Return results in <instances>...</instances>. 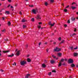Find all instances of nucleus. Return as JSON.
<instances>
[{
  "label": "nucleus",
  "mask_w": 78,
  "mask_h": 78,
  "mask_svg": "<svg viewBox=\"0 0 78 78\" xmlns=\"http://www.w3.org/2000/svg\"><path fill=\"white\" fill-rule=\"evenodd\" d=\"M41 43H39V45H41Z\"/></svg>",
  "instance_id": "obj_52"
},
{
  "label": "nucleus",
  "mask_w": 78,
  "mask_h": 78,
  "mask_svg": "<svg viewBox=\"0 0 78 78\" xmlns=\"http://www.w3.org/2000/svg\"><path fill=\"white\" fill-rule=\"evenodd\" d=\"M27 61L28 62H31V60L30 59V58H27Z\"/></svg>",
  "instance_id": "obj_18"
},
{
  "label": "nucleus",
  "mask_w": 78,
  "mask_h": 78,
  "mask_svg": "<svg viewBox=\"0 0 78 78\" xmlns=\"http://www.w3.org/2000/svg\"><path fill=\"white\" fill-rule=\"evenodd\" d=\"M35 18L37 20H40V19H41V17L39 15H37V16L35 17Z\"/></svg>",
  "instance_id": "obj_4"
},
{
  "label": "nucleus",
  "mask_w": 78,
  "mask_h": 78,
  "mask_svg": "<svg viewBox=\"0 0 78 78\" xmlns=\"http://www.w3.org/2000/svg\"><path fill=\"white\" fill-rule=\"evenodd\" d=\"M52 72H55V73L56 72V71L55 70H53L52 71Z\"/></svg>",
  "instance_id": "obj_35"
},
{
  "label": "nucleus",
  "mask_w": 78,
  "mask_h": 78,
  "mask_svg": "<svg viewBox=\"0 0 78 78\" xmlns=\"http://www.w3.org/2000/svg\"><path fill=\"white\" fill-rule=\"evenodd\" d=\"M69 6L68 5L66 7V8H69Z\"/></svg>",
  "instance_id": "obj_49"
},
{
  "label": "nucleus",
  "mask_w": 78,
  "mask_h": 78,
  "mask_svg": "<svg viewBox=\"0 0 78 78\" xmlns=\"http://www.w3.org/2000/svg\"><path fill=\"white\" fill-rule=\"evenodd\" d=\"M5 14H9V12L8 11H6L5 12Z\"/></svg>",
  "instance_id": "obj_15"
},
{
  "label": "nucleus",
  "mask_w": 78,
  "mask_h": 78,
  "mask_svg": "<svg viewBox=\"0 0 78 78\" xmlns=\"http://www.w3.org/2000/svg\"><path fill=\"white\" fill-rule=\"evenodd\" d=\"M1 55H2V54H1V53H0V56H1Z\"/></svg>",
  "instance_id": "obj_63"
},
{
  "label": "nucleus",
  "mask_w": 78,
  "mask_h": 78,
  "mask_svg": "<svg viewBox=\"0 0 78 78\" xmlns=\"http://www.w3.org/2000/svg\"><path fill=\"white\" fill-rule=\"evenodd\" d=\"M64 11L65 12H67V9H64Z\"/></svg>",
  "instance_id": "obj_33"
},
{
  "label": "nucleus",
  "mask_w": 78,
  "mask_h": 78,
  "mask_svg": "<svg viewBox=\"0 0 78 78\" xmlns=\"http://www.w3.org/2000/svg\"><path fill=\"white\" fill-rule=\"evenodd\" d=\"M73 61L72 59L70 58L68 60V62L69 63H73Z\"/></svg>",
  "instance_id": "obj_5"
},
{
  "label": "nucleus",
  "mask_w": 78,
  "mask_h": 78,
  "mask_svg": "<svg viewBox=\"0 0 78 78\" xmlns=\"http://www.w3.org/2000/svg\"><path fill=\"white\" fill-rule=\"evenodd\" d=\"M2 5V3H0V6H1Z\"/></svg>",
  "instance_id": "obj_62"
},
{
  "label": "nucleus",
  "mask_w": 78,
  "mask_h": 78,
  "mask_svg": "<svg viewBox=\"0 0 78 78\" xmlns=\"http://www.w3.org/2000/svg\"><path fill=\"white\" fill-rule=\"evenodd\" d=\"M56 60L58 59V57L56 58Z\"/></svg>",
  "instance_id": "obj_56"
},
{
  "label": "nucleus",
  "mask_w": 78,
  "mask_h": 78,
  "mask_svg": "<svg viewBox=\"0 0 78 78\" xmlns=\"http://www.w3.org/2000/svg\"><path fill=\"white\" fill-rule=\"evenodd\" d=\"M3 53H8L9 51H3Z\"/></svg>",
  "instance_id": "obj_20"
},
{
  "label": "nucleus",
  "mask_w": 78,
  "mask_h": 78,
  "mask_svg": "<svg viewBox=\"0 0 78 78\" xmlns=\"http://www.w3.org/2000/svg\"><path fill=\"white\" fill-rule=\"evenodd\" d=\"M69 78H72V76H70Z\"/></svg>",
  "instance_id": "obj_57"
},
{
  "label": "nucleus",
  "mask_w": 78,
  "mask_h": 78,
  "mask_svg": "<svg viewBox=\"0 0 78 78\" xmlns=\"http://www.w3.org/2000/svg\"><path fill=\"white\" fill-rule=\"evenodd\" d=\"M31 20L32 22H34V19L33 18L31 19Z\"/></svg>",
  "instance_id": "obj_28"
},
{
  "label": "nucleus",
  "mask_w": 78,
  "mask_h": 78,
  "mask_svg": "<svg viewBox=\"0 0 78 78\" xmlns=\"http://www.w3.org/2000/svg\"><path fill=\"white\" fill-rule=\"evenodd\" d=\"M11 8H13V7L12 6H11Z\"/></svg>",
  "instance_id": "obj_55"
},
{
  "label": "nucleus",
  "mask_w": 78,
  "mask_h": 78,
  "mask_svg": "<svg viewBox=\"0 0 78 78\" xmlns=\"http://www.w3.org/2000/svg\"><path fill=\"white\" fill-rule=\"evenodd\" d=\"M12 65L13 66H16V62H14V63L12 64Z\"/></svg>",
  "instance_id": "obj_30"
},
{
  "label": "nucleus",
  "mask_w": 78,
  "mask_h": 78,
  "mask_svg": "<svg viewBox=\"0 0 78 78\" xmlns=\"http://www.w3.org/2000/svg\"><path fill=\"white\" fill-rule=\"evenodd\" d=\"M16 54L17 56H19V55H20V51H17L16 53Z\"/></svg>",
  "instance_id": "obj_9"
},
{
  "label": "nucleus",
  "mask_w": 78,
  "mask_h": 78,
  "mask_svg": "<svg viewBox=\"0 0 78 78\" xmlns=\"http://www.w3.org/2000/svg\"><path fill=\"white\" fill-rule=\"evenodd\" d=\"M47 44V42H46V43H45V44Z\"/></svg>",
  "instance_id": "obj_61"
},
{
  "label": "nucleus",
  "mask_w": 78,
  "mask_h": 78,
  "mask_svg": "<svg viewBox=\"0 0 78 78\" xmlns=\"http://www.w3.org/2000/svg\"><path fill=\"white\" fill-rule=\"evenodd\" d=\"M76 35V34H73L72 35H71V36H73V35Z\"/></svg>",
  "instance_id": "obj_31"
},
{
  "label": "nucleus",
  "mask_w": 78,
  "mask_h": 78,
  "mask_svg": "<svg viewBox=\"0 0 78 78\" xmlns=\"http://www.w3.org/2000/svg\"><path fill=\"white\" fill-rule=\"evenodd\" d=\"M71 20L72 21H75V18L74 17H72L71 18Z\"/></svg>",
  "instance_id": "obj_13"
},
{
  "label": "nucleus",
  "mask_w": 78,
  "mask_h": 78,
  "mask_svg": "<svg viewBox=\"0 0 78 78\" xmlns=\"http://www.w3.org/2000/svg\"><path fill=\"white\" fill-rule=\"evenodd\" d=\"M29 6L30 7H31V8H33V7L34 6L33 5H29Z\"/></svg>",
  "instance_id": "obj_39"
},
{
  "label": "nucleus",
  "mask_w": 78,
  "mask_h": 78,
  "mask_svg": "<svg viewBox=\"0 0 78 78\" xmlns=\"http://www.w3.org/2000/svg\"><path fill=\"white\" fill-rule=\"evenodd\" d=\"M23 28H27V26L26 25H23Z\"/></svg>",
  "instance_id": "obj_23"
},
{
  "label": "nucleus",
  "mask_w": 78,
  "mask_h": 78,
  "mask_svg": "<svg viewBox=\"0 0 78 78\" xmlns=\"http://www.w3.org/2000/svg\"><path fill=\"white\" fill-rule=\"evenodd\" d=\"M62 65V63L61 62H60L59 63L58 66V67H60Z\"/></svg>",
  "instance_id": "obj_16"
},
{
  "label": "nucleus",
  "mask_w": 78,
  "mask_h": 78,
  "mask_svg": "<svg viewBox=\"0 0 78 78\" xmlns=\"http://www.w3.org/2000/svg\"><path fill=\"white\" fill-rule=\"evenodd\" d=\"M61 51V49L59 48L58 47H56L55 48L54 50V51Z\"/></svg>",
  "instance_id": "obj_3"
},
{
  "label": "nucleus",
  "mask_w": 78,
  "mask_h": 78,
  "mask_svg": "<svg viewBox=\"0 0 78 78\" xmlns=\"http://www.w3.org/2000/svg\"><path fill=\"white\" fill-rule=\"evenodd\" d=\"M38 12V11L37 10V9H34L32 10V13L34 14H36Z\"/></svg>",
  "instance_id": "obj_1"
},
{
  "label": "nucleus",
  "mask_w": 78,
  "mask_h": 78,
  "mask_svg": "<svg viewBox=\"0 0 78 78\" xmlns=\"http://www.w3.org/2000/svg\"><path fill=\"white\" fill-rule=\"evenodd\" d=\"M18 50V49H17L16 50V51H17Z\"/></svg>",
  "instance_id": "obj_59"
},
{
  "label": "nucleus",
  "mask_w": 78,
  "mask_h": 78,
  "mask_svg": "<svg viewBox=\"0 0 78 78\" xmlns=\"http://www.w3.org/2000/svg\"><path fill=\"white\" fill-rule=\"evenodd\" d=\"M64 40H63L62 41L61 43H64Z\"/></svg>",
  "instance_id": "obj_37"
},
{
  "label": "nucleus",
  "mask_w": 78,
  "mask_h": 78,
  "mask_svg": "<svg viewBox=\"0 0 78 78\" xmlns=\"http://www.w3.org/2000/svg\"><path fill=\"white\" fill-rule=\"evenodd\" d=\"M67 23H70V20H68L67 22Z\"/></svg>",
  "instance_id": "obj_29"
},
{
  "label": "nucleus",
  "mask_w": 78,
  "mask_h": 78,
  "mask_svg": "<svg viewBox=\"0 0 78 78\" xmlns=\"http://www.w3.org/2000/svg\"><path fill=\"white\" fill-rule=\"evenodd\" d=\"M55 23H54L53 24H52L51 23V22H49V25H50V26H51V27H53V26H54V25H55Z\"/></svg>",
  "instance_id": "obj_7"
},
{
  "label": "nucleus",
  "mask_w": 78,
  "mask_h": 78,
  "mask_svg": "<svg viewBox=\"0 0 78 78\" xmlns=\"http://www.w3.org/2000/svg\"><path fill=\"white\" fill-rule=\"evenodd\" d=\"M78 53L76 52H74L73 54L74 56H78Z\"/></svg>",
  "instance_id": "obj_8"
},
{
  "label": "nucleus",
  "mask_w": 78,
  "mask_h": 78,
  "mask_svg": "<svg viewBox=\"0 0 78 78\" xmlns=\"http://www.w3.org/2000/svg\"><path fill=\"white\" fill-rule=\"evenodd\" d=\"M19 14H20V15H22V12L20 11V12Z\"/></svg>",
  "instance_id": "obj_38"
},
{
  "label": "nucleus",
  "mask_w": 78,
  "mask_h": 78,
  "mask_svg": "<svg viewBox=\"0 0 78 78\" xmlns=\"http://www.w3.org/2000/svg\"><path fill=\"white\" fill-rule=\"evenodd\" d=\"M76 67H78V65H77L76 66Z\"/></svg>",
  "instance_id": "obj_58"
},
{
  "label": "nucleus",
  "mask_w": 78,
  "mask_h": 78,
  "mask_svg": "<svg viewBox=\"0 0 78 78\" xmlns=\"http://www.w3.org/2000/svg\"><path fill=\"white\" fill-rule=\"evenodd\" d=\"M38 24H39V25H41V24H42V23H41V22H39V23H38Z\"/></svg>",
  "instance_id": "obj_44"
},
{
  "label": "nucleus",
  "mask_w": 78,
  "mask_h": 78,
  "mask_svg": "<svg viewBox=\"0 0 78 78\" xmlns=\"http://www.w3.org/2000/svg\"><path fill=\"white\" fill-rule=\"evenodd\" d=\"M57 55H58V56H59V57H61V53H58Z\"/></svg>",
  "instance_id": "obj_14"
},
{
  "label": "nucleus",
  "mask_w": 78,
  "mask_h": 78,
  "mask_svg": "<svg viewBox=\"0 0 78 78\" xmlns=\"http://www.w3.org/2000/svg\"><path fill=\"white\" fill-rule=\"evenodd\" d=\"M5 0H1L2 1H5Z\"/></svg>",
  "instance_id": "obj_64"
},
{
  "label": "nucleus",
  "mask_w": 78,
  "mask_h": 78,
  "mask_svg": "<svg viewBox=\"0 0 78 78\" xmlns=\"http://www.w3.org/2000/svg\"><path fill=\"white\" fill-rule=\"evenodd\" d=\"M10 6H11V5L10 4L9 5L7 6V8H9V7Z\"/></svg>",
  "instance_id": "obj_46"
},
{
  "label": "nucleus",
  "mask_w": 78,
  "mask_h": 78,
  "mask_svg": "<svg viewBox=\"0 0 78 78\" xmlns=\"http://www.w3.org/2000/svg\"><path fill=\"white\" fill-rule=\"evenodd\" d=\"M44 5L45 6H47V5H48V3H47V2H45Z\"/></svg>",
  "instance_id": "obj_22"
},
{
  "label": "nucleus",
  "mask_w": 78,
  "mask_h": 78,
  "mask_svg": "<svg viewBox=\"0 0 78 78\" xmlns=\"http://www.w3.org/2000/svg\"><path fill=\"white\" fill-rule=\"evenodd\" d=\"M55 60H52L51 61V64H53L54 63H55Z\"/></svg>",
  "instance_id": "obj_10"
},
{
  "label": "nucleus",
  "mask_w": 78,
  "mask_h": 78,
  "mask_svg": "<svg viewBox=\"0 0 78 78\" xmlns=\"http://www.w3.org/2000/svg\"><path fill=\"white\" fill-rule=\"evenodd\" d=\"M58 39L59 41H61V37H60L58 38Z\"/></svg>",
  "instance_id": "obj_36"
},
{
  "label": "nucleus",
  "mask_w": 78,
  "mask_h": 78,
  "mask_svg": "<svg viewBox=\"0 0 78 78\" xmlns=\"http://www.w3.org/2000/svg\"><path fill=\"white\" fill-rule=\"evenodd\" d=\"M2 19H3V20H5V18L3 17H2Z\"/></svg>",
  "instance_id": "obj_53"
},
{
  "label": "nucleus",
  "mask_w": 78,
  "mask_h": 78,
  "mask_svg": "<svg viewBox=\"0 0 78 78\" xmlns=\"http://www.w3.org/2000/svg\"><path fill=\"white\" fill-rule=\"evenodd\" d=\"M70 49H71V50H73V47H70Z\"/></svg>",
  "instance_id": "obj_34"
},
{
  "label": "nucleus",
  "mask_w": 78,
  "mask_h": 78,
  "mask_svg": "<svg viewBox=\"0 0 78 78\" xmlns=\"http://www.w3.org/2000/svg\"><path fill=\"white\" fill-rule=\"evenodd\" d=\"M26 21V20H25L24 19H23L22 20V22H25Z\"/></svg>",
  "instance_id": "obj_27"
},
{
  "label": "nucleus",
  "mask_w": 78,
  "mask_h": 78,
  "mask_svg": "<svg viewBox=\"0 0 78 78\" xmlns=\"http://www.w3.org/2000/svg\"><path fill=\"white\" fill-rule=\"evenodd\" d=\"M64 27H67V25L65 24V25H64Z\"/></svg>",
  "instance_id": "obj_54"
},
{
  "label": "nucleus",
  "mask_w": 78,
  "mask_h": 78,
  "mask_svg": "<svg viewBox=\"0 0 78 78\" xmlns=\"http://www.w3.org/2000/svg\"><path fill=\"white\" fill-rule=\"evenodd\" d=\"M5 29H4V30H2V32L3 33H5Z\"/></svg>",
  "instance_id": "obj_26"
},
{
  "label": "nucleus",
  "mask_w": 78,
  "mask_h": 78,
  "mask_svg": "<svg viewBox=\"0 0 78 78\" xmlns=\"http://www.w3.org/2000/svg\"><path fill=\"white\" fill-rule=\"evenodd\" d=\"M14 56V54L13 53H12L10 55H8V57H10V58H12V57H13Z\"/></svg>",
  "instance_id": "obj_6"
},
{
  "label": "nucleus",
  "mask_w": 78,
  "mask_h": 78,
  "mask_svg": "<svg viewBox=\"0 0 78 78\" xmlns=\"http://www.w3.org/2000/svg\"><path fill=\"white\" fill-rule=\"evenodd\" d=\"M75 66V64H72L71 65V67H74Z\"/></svg>",
  "instance_id": "obj_12"
},
{
  "label": "nucleus",
  "mask_w": 78,
  "mask_h": 78,
  "mask_svg": "<svg viewBox=\"0 0 78 78\" xmlns=\"http://www.w3.org/2000/svg\"><path fill=\"white\" fill-rule=\"evenodd\" d=\"M56 43V42H54V43H53V44H54V45H55Z\"/></svg>",
  "instance_id": "obj_47"
},
{
  "label": "nucleus",
  "mask_w": 78,
  "mask_h": 78,
  "mask_svg": "<svg viewBox=\"0 0 78 78\" xmlns=\"http://www.w3.org/2000/svg\"><path fill=\"white\" fill-rule=\"evenodd\" d=\"M0 71L1 72H4L3 70L2 69H1Z\"/></svg>",
  "instance_id": "obj_43"
},
{
  "label": "nucleus",
  "mask_w": 78,
  "mask_h": 78,
  "mask_svg": "<svg viewBox=\"0 0 78 78\" xmlns=\"http://www.w3.org/2000/svg\"><path fill=\"white\" fill-rule=\"evenodd\" d=\"M74 4H75V2H73L72 3V5H74Z\"/></svg>",
  "instance_id": "obj_51"
},
{
  "label": "nucleus",
  "mask_w": 78,
  "mask_h": 78,
  "mask_svg": "<svg viewBox=\"0 0 78 78\" xmlns=\"http://www.w3.org/2000/svg\"><path fill=\"white\" fill-rule=\"evenodd\" d=\"M8 25H9V26H10V25H11V22H10V21H9L8 23Z\"/></svg>",
  "instance_id": "obj_21"
},
{
  "label": "nucleus",
  "mask_w": 78,
  "mask_h": 78,
  "mask_svg": "<svg viewBox=\"0 0 78 78\" xmlns=\"http://www.w3.org/2000/svg\"><path fill=\"white\" fill-rule=\"evenodd\" d=\"M52 56L53 58H56V56L54 55H52Z\"/></svg>",
  "instance_id": "obj_25"
},
{
  "label": "nucleus",
  "mask_w": 78,
  "mask_h": 78,
  "mask_svg": "<svg viewBox=\"0 0 78 78\" xmlns=\"http://www.w3.org/2000/svg\"><path fill=\"white\" fill-rule=\"evenodd\" d=\"M71 8H72V9H75V8H76V7H73V6H71Z\"/></svg>",
  "instance_id": "obj_19"
},
{
  "label": "nucleus",
  "mask_w": 78,
  "mask_h": 78,
  "mask_svg": "<svg viewBox=\"0 0 78 78\" xmlns=\"http://www.w3.org/2000/svg\"><path fill=\"white\" fill-rule=\"evenodd\" d=\"M42 67L43 68H45L46 67V65H45V64H42Z\"/></svg>",
  "instance_id": "obj_17"
},
{
  "label": "nucleus",
  "mask_w": 78,
  "mask_h": 78,
  "mask_svg": "<svg viewBox=\"0 0 78 78\" xmlns=\"http://www.w3.org/2000/svg\"><path fill=\"white\" fill-rule=\"evenodd\" d=\"M41 26H38V28H41Z\"/></svg>",
  "instance_id": "obj_42"
},
{
  "label": "nucleus",
  "mask_w": 78,
  "mask_h": 78,
  "mask_svg": "<svg viewBox=\"0 0 78 78\" xmlns=\"http://www.w3.org/2000/svg\"><path fill=\"white\" fill-rule=\"evenodd\" d=\"M48 50H49V49H47L46 50V51L48 52Z\"/></svg>",
  "instance_id": "obj_45"
},
{
  "label": "nucleus",
  "mask_w": 78,
  "mask_h": 78,
  "mask_svg": "<svg viewBox=\"0 0 78 78\" xmlns=\"http://www.w3.org/2000/svg\"><path fill=\"white\" fill-rule=\"evenodd\" d=\"M76 29H75L74 30V32H76Z\"/></svg>",
  "instance_id": "obj_50"
},
{
  "label": "nucleus",
  "mask_w": 78,
  "mask_h": 78,
  "mask_svg": "<svg viewBox=\"0 0 78 78\" xmlns=\"http://www.w3.org/2000/svg\"><path fill=\"white\" fill-rule=\"evenodd\" d=\"M30 76V74H27L26 76H25V78H28V77H29V76Z\"/></svg>",
  "instance_id": "obj_11"
},
{
  "label": "nucleus",
  "mask_w": 78,
  "mask_h": 78,
  "mask_svg": "<svg viewBox=\"0 0 78 78\" xmlns=\"http://www.w3.org/2000/svg\"><path fill=\"white\" fill-rule=\"evenodd\" d=\"M51 72L49 73L48 74L49 75H51Z\"/></svg>",
  "instance_id": "obj_40"
},
{
  "label": "nucleus",
  "mask_w": 78,
  "mask_h": 78,
  "mask_svg": "<svg viewBox=\"0 0 78 78\" xmlns=\"http://www.w3.org/2000/svg\"><path fill=\"white\" fill-rule=\"evenodd\" d=\"M27 64V62L25 61H22L20 62V64L21 66H24Z\"/></svg>",
  "instance_id": "obj_2"
},
{
  "label": "nucleus",
  "mask_w": 78,
  "mask_h": 78,
  "mask_svg": "<svg viewBox=\"0 0 78 78\" xmlns=\"http://www.w3.org/2000/svg\"><path fill=\"white\" fill-rule=\"evenodd\" d=\"M74 49L75 50H76L77 49H78V47H76V48H74Z\"/></svg>",
  "instance_id": "obj_41"
},
{
  "label": "nucleus",
  "mask_w": 78,
  "mask_h": 78,
  "mask_svg": "<svg viewBox=\"0 0 78 78\" xmlns=\"http://www.w3.org/2000/svg\"><path fill=\"white\" fill-rule=\"evenodd\" d=\"M64 61V59H61L60 61V62H63Z\"/></svg>",
  "instance_id": "obj_24"
},
{
  "label": "nucleus",
  "mask_w": 78,
  "mask_h": 78,
  "mask_svg": "<svg viewBox=\"0 0 78 78\" xmlns=\"http://www.w3.org/2000/svg\"><path fill=\"white\" fill-rule=\"evenodd\" d=\"M76 14H77V15H78V12H76Z\"/></svg>",
  "instance_id": "obj_60"
},
{
  "label": "nucleus",
  "mask_w": 78,
  "mask_h": 78,
  "mask_svg": "<svg viewBox=\"0 0 78 78\" xmlns=\"http://www.w3.org/2000/svg\"><path fill=\"white\" fill-rule=\"evenodd\" d=\"M54 2V0H50V2H51L52 3H53Z\"/></svg>",
  "instance_id": "obj_32"
},
{
  "label": "nucleus",
  "mask_w": 78,
  "mask_h": 78,
  "mask_svg": "<svg viewBox=\"0 0 78 78\" xmlns=\"http://www.w3.org/2000/svg\"><path fill=\"white\" fill-rule=\"evenodd\" d=\"M8 1L9 2H11V0H8Z\"/></svg>",
  "instance_id": "obj_48"
}]
</instances>
